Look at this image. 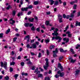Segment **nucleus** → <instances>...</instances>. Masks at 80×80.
<instances>
[{
	"mask_svg": "<svg viewBox=\"0 0 80 80\" xmlns=\"http://www.w3.org/2000/svg\"><path fill=\"white\" fill-rule=\"evenodd\" d=\"M52 40H55V39L56 40H58V43H60L62 41V38L59 36H57L56 37H52Z\"/></svg>",
	"mask_w": 80,
	"mask_h": 80,
	"instance_id": "1",
	"label": "nucleus"
},
{
	"mask_svg": "<svg viewBox=\"0 0 80 80\" xmlns=\"http://www.w3.org/2000/svg\"><path fill=\"white\" fill-rule=\"evenodd\" d=\"M1 67H3L5 69H6L7 68V62H4V63L2 62H1Z\"/></svg>",
	"mask_w": 80,
	"mask_h": 80,
	"instance_id": "2",
	"label": "nucleus"
},
{
	"mask_svg": "<svg viewBox=\"0 0 80 80\" xmlns=\"http://www.w3.org/2000/svg\"><path fill=\"white\" fill-rule=\"evenodd\" d=\"M57 73L58 74H59V76L61 77H64V72H61L60 70H59V71H57Z\"/></svg>",
	"mask_w": 80,
	"mask_h": 80,
	"instance_id": "3",
	"label": "nucleus"
},
{
	"mask_svg": "<svg viewBox=\"0 0 80 80\" xmlns=\"http://www.w3.org/2000/svg\"><path fill=\"white\" fill-rule=\"evenodd\" d=\"M58 17L59 23H62V22H63V21H62V16L59 14L58 15Z\"/></svg>",
	"mask_w": 80,
	"mask_h": 80,
	"instance_id": "4",
	"label": "nucleus"
},
{
	"mask_svg": "<svg viewBox=\"0 0 80 80\" xmlns=\"http://www.w3.org/2000/svg\"><path fill=\"white\" fill-rule=\"evenodd\" d=\"M27 38H28L27 43H28L30 42V36L28 35L27 36H26L24 38V40H27Z\"/></svg>",
	"mask_w": 80,
	"mask_h": 80,
	"instance_id": "5",
	"label": "nucleus"
},
{
	"mask_svg": "<svg viewBox=\"0 0 80 80\" xmlns=\"http://www.w3.org/2000/svg\"><path fill=\"white\" fill-rule=\"evenodd\" d=\"M32 48H33L36 49V48H37V44H32L31 47H30V48L32 49Z\"/></svg>",
	"mask_w": 80,
	"mask_h": 80,
	"instance_id": "6",
	"label": "nucleus"
},
{
	"mask_svg": "<svg viewBox=\"0 0 80 80\" xmlns=\"http://www.w3.org/2000/svg\"><path fill=\"white\" fill-rule=\"evenodd\" d=\"M58 67L60 68V69L61 70V71L62 72L63 71V66H62L61 63H59L58 65Z\"/></svg>",
	"mask_w": 80,
	"mask_h": 80,
	"instance_id": "7",
	"label": "nucleus"
},
{
	"mask_svg": "<svg viewBox=\"0 0 80 80\" xmlns=\"http://www.w3.org/2000/svg\"><path fill=\"white\" fill-rule=\"evenodd\" d=\"M66 34H68V37L69 38H71L72 37V34H71V32H70L69 31H68L66 32Z\"/></svg>",
	"mask_w": 80,
	"mask_h": 80,
	"instance_id": "8",
	"label": "nucleus"
},
{
	"mask_svg": "<svg viewBox=\"0 0 80 80\" xmlns=\"http://www.w3.org/2000/svg\"><path fill=\"white\" fill-rule=\"evenodd\" d=\"M21 11L22 12H27L28 11V9L27 8V7L26 8H22L21 9Z\"/></svg>",
	"mask_w": 80,
	"mask_h": 80,
	"instance_id": "9",
	"label": "nucleus"
},
{
	"mask_svg": "<svg viewBox=\"0 0 80 80\" xmlns=\"http://www.w3.org/2000/svg\"><path fill=\"white\" fill-rule=\"evenodd\" d=\"M58 48H55V51H53L52 52L53 53H58Z\"/></svg>",
	"mask_w": 80,
	"mask_h": 80,
	"instance_id": "10",
	"label": "nucleus"
},
{
	"mask_svg": "<svg viewBox=\"0 0 80 80\" xmlns=\"http://www.w3.org/2000/svg\"><path fill=\"white\" fill-rule=\"evenodd\" d=\"M63 41L64 42L66 41V43H68L69 42V38H63Z\"/></svg>",
	"mask_w": 80,
	"mask_h": 80,
	"instance_id": "11",
	"label": "nucleus"
},
{
	"mask_svg": "<svg viewBox=\"0 0 80 80\" xmlns=\"http://www.w3.org/2000/svg\"><path fill=\"white\" fill-rule=\"evenodd\" d=\"M55 48V45H52L49 46V48L50 50H52Z\"/></svg>",
	"mask_w": 80,
	"mask_h": 80,
	"instance_id": "12",
	"label": "nucleus"
},
{
	"mask_svg": "<svg viewBox=\"0 0 80 80\" xmlns=\"http://www.w3.org/2000/svg\"><path fill=\"white\" fill-rule=\"evenodd\" d=\"M75 26L76 27H77V26H80V22H78V21H77L76 22Z\"/></svg>",
	"mask_w": 80,
	"mask_h": 80,
	"instance_id": "13",
	"label": "nucleus"
},
{
	"mask_svg": "<svg viewBox=\"0 0 80 80\" xmlns=\"http://www.w3.org/2000/svg\"><path fill=\"white\" fill-rule=\"evenodd\" d=\"M49 1L51 2V5H53V4L55 3V1L53 0H49Z\"/></svg>",
	"mask_w": 80,
	"mask_h": 80,
	"instance_id": "14",
	"label": "nucleus"
},
{
	"mask_svg": "<svg viewBox=\"0 0 80 80\" xmlns=\"http://www.w3.org/2000/svg\"><path fill=\"white\" fill-rule=\"evenodd\" d=\"M76 72V73L75 74V75H77L79 74V73H80V70H77L75 72Z\"/></svg>",
	"mask_w": 80,
	"mask_h": 80,
	"instance_id": "15",
	"label": "nucleus"
},
{
	"mask_svg": "<svg viewBox=\"0 0 80 80\" xmlns=\"http://www.w3.org/2000/svg\"><path fill=\"white\" fill-rule=\"evenodd\" d=\"M22 76H23V75H24V76H28V73H25L24 72H22Z\"/></svg>",
	"mask_w": 80,
	"mask_h": 80,
	"instance_id": "16",
	"label": "nucleus"
},
{
	"mask_svg": "<svg viewBox=\"0 0 80 80\" xmlns=\"http://www.w3.org/2000/svg\"><path fill=\"white\" fill-rule=\"evenodd\" d=\"M45 24L47 26L49 25H50V21H46Z\"/></svg>",
	"mask_w": 80,
	"mask_h": 80,
	"instance_id": "17",
	"label": "nucleus"
},
{
	"mask_svg": "<svg viewBox=\"0 0 80 80\" xmlns=\"http://www.w3.org/2000/svg\"><path fill=\"white\" fill-rule=\"evenodd\" d=\"M58 3H59L58 1H56L55 2L54 5H55V6H57V5H58Z\"/></svg>",
	"mask_w": 80,
	"mask_h": 80,
	"instance_id": "18",
	"label": "nucleus"
},
{
	"mask_svg": "<svg viewBox=\"0 0 80 80\" xmlns=\"http://www.w3.org/2000/svg\"><path fill=\"white\" fill-rule=\"evenodd\" d=\"M28 20L29 22H33V20H34V18H32V19L31 18H29L28 19Z\"/></svg>",
	"mask_w": 80,
	"mask_h": 80,
	"instance_id": "19",
	"label": "nucleus"
},
{
	"mask_svg": "<svg viewBox=\"0 0 80 80\" xmlns=\"http://www.w3.org/2000/svg\"><path fill=\"white\" fill-rule=\"evenodd\" d=\"M28 9H31L33 8V6L32 5H29L28 7H27Z\"/></svg>",
	"mask_w": 80,
	"mask_h": 80,
	"instance_id": "20",
	"label": "nucleus"
},
{
	"mask_svg": "<svg viewBox=\"0 0 80 80\" xmlns=\"http://www.w3.org/2000/svg\"><path fill=\"white\" fill-rule=\"evenodd\" d=\"M77 5L74 4L73 7V9H74V10H76V9H77Z\"/></svg>",
	"mask_w": 80,
	"mask_h": 80,
	"instance_id": "21",
	"label": "nucleus"
},
{
	"mask_svg": "<svg viewBox=\"0 0 80 80\" xmlns=\"http://www.w3.org/2000/svg\"><path fill=\"white\" fill-rule=\"evenodd\" d=\"M76 61V60H73V58H72L71 59V63H75V62Z\"/></svg>",
	"mask_w": 80,
	"mask_h": 80,
	"instance_id": "22",
	"label": "nucleus"
},
{
	"mask_svg": "<svg viewBox=\"0 0 80 80\" xmlns=\"http://www.w3.org/2000/svg\"><path fill=\"white\" fill-rule=\"evenodd\" d=\"M63 58V57L62 55L60 56L59 58V61H61V60H62Z\"/></svg>",
	"mask_w": 80,
	"mask_h": 80,
	"instance_id": "23",
	"label": "nucleus"
},
{
	"mask_svg": "<svg viewBox=\"0 0 80 80\" xmlns=\"http://www.w3.org/2000/svg\"><path fill=\"white\" fill-rule=\"evenodd\" d=\"M29 24L30 23H25V26L26 27H28V26H29Z\"/></svg>",
	"mask_w": 80,
	"mask_h": 80,
	"instance_id": "24",
	"label": "nucleus"
},
{
	"mask_svg": "<svg viewBox=\"0 0 80 80\" xmlns=\"http://www.w3.org/2000/svg\"><path fill=\"white\" fill-rule=\"evenodd\" d=\"M15 15H16V11L14 10L12 12V15L13 16H15Z\"/></svg>",
	"mask_w": 80,
	"mask_h": 80,
	"instance_id": "25",
	"label": "nucleus"
},
{
	"mask_svg": "<svg viewBox=\"0 0 80 80\" xmlns=\"http://www.w3.org/2000/svg\"><path fill=\"white\" fill-rule=\"evenodd\" d=\"M18 77V74H16L14 76V77L15 78V80L17 79V77Z\"/></svg>",
	"mask_w": 80,
	"mask_h": 80,
	"instance_id": "26",
	"label": "nucleus"
},
{
	"mask_svg": "<svg viewBox=\"0 0 80 80\" xmlns=\"http://www.w3.org/2000/svg\"><path fill=\"white\" fill-rule=\"evenodd\" d=\"M9 70L10 72H13V68L10 67L9 68Z\"/></svg>",
	"mask_w": 80,
	"mask_h": 80,
	"instance_id": "27",
	"label": "nucleus"
},
{
	"mask_svg": "<svg viewBox=\"0 0 80 80\" xmlns=\"http://www.w3.org/2000/svg\"><path fill=\"white\" fill-rule=\"evenodd\" d=\"M70 51L71 52H72V53L73 54H75V52H74V51L73 50V49L72 48H71L70 49Z\"/></svg>",
	"mask_w": 80,
	"mask_h": 80,
	"instance_id": "28",
	"label": "nucleus"
},
{
	"mask_svg": "<svg viewBox=\"0 0 80 80\" xmlns=\"http://www.w3.org/2000/svg\"><path fill=\"white\" fill-rule=\"evenodd\" d=\"M39 2L38 1H36L34 2V4L35 5H38V4Z\"/></svg>",
	"mask_w": 80,
	"mask_h": 80,
	"instance_id": "29",
	"label": "nucleus"
},
{
	"mask_svg": "<svg viewBox=\"0 0 80 80\" xmlns=\"http://www.w3.org/2000/svg\"><path fill=\"white\" fill-rule=\"evenodd\" d=\"M31 30H32V31H35L36 29L35 28V27L32 26V27L31 28Z\"/></svg>",
	"mask_w": 80,
	"mask_h": 80,
	"instance_id": "30",
	"label": "nucleus"
},
{
	"mask_svg": "<svg viewBox=\"0 0 80 80\" xmlns=\"http://www.w3.org/2000/svg\"><path fill=\"white\" fill-rule=\"evenodd\" d=\"M48 66H43V68L44 69H45V70H47V68H48Z\"/></svg>",
	"mask_w": 80,
	"mask_h": 80,
	"instance_id": "31",
	"label": "nucleus"
},
{
	"mask_svg": "<svg viewBox=\"0 0 80 80\" xmlns=\"http://www.w3.org/2000/svg\"><path fill=\"white\" fill-rule=\"evenodd\" d=\"M12 22H10V24H11V25H14V23H15V20H13L12 21Z\"/></svg>",
	"mask_w": 80,
	"mask_h": 80,
	"instance_id": "32",
	"label": "nucleus"
},
{
	"mask_svg": "<svg viewBox=\"0 0 80 80\" xmlns=\"http://www.w3.org/2000/svg\"><path fill=\"white\" fill-rule=\"evenodd\" d=\"M46 43L47 44L48 43H49L50 42V40L49 39H46L45 41Z\"/></svg>",
	"mask_w": 80,
	"mask_h": 80,
	"instance_id": "33",
	"label": "nucleus"
},
{
	"mask_svg": "<svg viewBox=\"0 0 80 80\" xmlns=\"http://www.w3.org/2000/svg\"><path fill=\"white\" fill-rule=\"evenodd\" d=\"M10 32V29H8L7 30V31H6V34H8V33H9V32Z\"/></svg>",
	"mask_w": 80,
	"mask_h": 80,
	"instance_id": "34",
	"label": "nucleus"
},
{
	"mask_svg": "<svg viewBox=\"0 0 80 80\" xmlns=\"http://www.w3.org/2000/svg\"><path fill=\"white\" fill-rule=\"evenodd\" d=\"M32 62H31V61H29L27 63V65H32Z\"/></svg>",
	"mask_w": 80,
	"mask_h": 80,
	"instance_id": "35",
	"label": "nucleus"
},
{
	"mask_svg": "<svg viewBox=\"0 0 80 80\" xmlns=\"http://www.w3.org/2000/svg\"><path fill=\"white\" fill-rule=\"evenodd\" d=\"M15 62H12L10 63V65H15Z\"/></svg>",
	"mask_w": 80,
	"mask_h": 80,
	"instance_id": "36",
	"label": "nucleus"
},
{
	"mask_svg": "<svg viewBox=\"0 0 80 80\" xmlns=\"http://www.w3.org/2000/svg\"><path fill=\"white\" fill-rule=\"evenodd\" d=\"M79 47H80V44H77V46L76 47V49H78Z\"/></svg>",
	"mask_w": 80,
	"mask_h": 80,
	"instance_id": "37",
	"label": "nucleus"
},
{
	"mask_svg": "<svg viewBox=\"0 0 80 80\" xmlns=\"http://www.w3.org/2000/svg\"><path fill=\"white\" fill-rule=\"evenodd\" d=\"M75 3V2L72 1L70 2V4L71 5H73Z\"/></svg>",
	"mask_w": 80,
	"mask_h": 80,
	"instance_id": "38",
	"label": "nucleus"
},
{
	"mask_svg": "<svg viewBox=\"0 0 80 80\" xmlns=\"http://www.w3.org/2000/svg\"><path fill=\"white\" fill-rule=\"evenodd\" d=\"M66 19H68L69 18H70V15H67L66 16Z\"/></svg>",
	"mask_w": 80,
	"mask_h": 80,
	"instance_id": "39",
	"label": "nucleus"
},
{
	"mask_svg": "<svg viewBox=\"0 0 80 80\" xmlns=\"http://www.w3.org/2000/svg\"><path fill=\"white\" fill-rule=\"evenodd\" d=\"M17 37H15L13 39V42H16V40H17Z\"/></svg>",
	"mask_w": 80,
	"mask_h": 80,
	"instance_id": "40",
	"label": "nucleus"
},
{
	"mask_svg": "<svg viewBox=\"0 0 80 80\" xmlns=\"http://www.w3.org/2000/svg\"><path fill=\"white\" fill-rule=\"evenodd\" d=\"M41 28H43V29L45 30V28H46L45 27V25H42V26H41Z\"/></svg>",
	"mask_w": 80,
	"mask_h": 80,
	"instance_id": "41",
	"label": "nucleus"
},
{
	"mask_svg": "<svg viewBox=\"0 0 80 80\" xmlns=\"http://www.w3.org/2000/svg\"><path fill=\"white\" fill-rule=\"evenodd\" d=\"M3 37V33H0V38H2Z\"/></svg>",
	"mask_w": 80,
	"mask_h": 80,
	"instance_id": "42",
	"label": "nucleus"
},
{
	"mask_svg": "<svg viewBox=\"0 0 80 80\" xmlns=\"http://www.w3.org/2000/svg\"><path fill=\"white\" fill-rule=\"evenodd\" d=\"M53 57L54 58H56V57H57V55L56 54H57V53H55V54H54V53H53Z\"/></svg>",
	"mask_w": 80,
	"mask_h": 80,
	"instance_id": "43",
	"label": "nucleus"
},
{
	"mask_svg": "<svg viewBox=\"0 0 80 80\" xmlns=\"http://www.w3.org/2000/svg\"><path fill=\"white\" fill-rule=\"evenodd\" d=\"M46 53L48 55H49V54H50V52H49V51L48 50H47Z\"/></svg>",
	"mask_w": 80,
	"mask_h": 80,
	"instance_id": "44",
	"label": "nucleus"
},
{
	"mask_svg": "<svg viewBox=\"0 0 80 80\" xmlns=\"http://www.w3.org/2000/svg\"><path fill=\"white\" fill-rule=\"evenodd\" d=\"M74 17V14H73V13H72L71 14V16H70V18L71 17H72L73 18V17Z\"/></svg>",
	"mask_w": 80,
	"mask_h": 80,
	"instance_id": "45",
	"label": "nucleus"
},
{
	"mask_svg": "<svg viewBox=\"0 0 80 80\" xmlns=\"http://www.w3.org/2000/svg\"><path fill=\"white\" fill-rule=\"evenodd\" d=\"M21 66L23 67V66H24V65H25V63L23 62H22L21 63Z\"/></svg>",
	"mask_w": 80,
	"mask_h": 80,
	"instance_id": "46",
	"label": "nucleus"
},
{
	"mask_svg": "<svg viewBox=\"0 0 80 80\" xmlns=\"http://www.w3.org/2000/svg\"><path fill=\"white\" fill-rule=\"evenodd\" d=\"M43 75H42V74H39L38 76V77H42V76Z\"/></svg>",
	"mask_w": 80,
	"mask_h": 80,
	"instance_id": "47",
	"label": "nucleus"
},
{
	"mask_svg": "<svg viewBox=\"0 0 80 80\" xmlns=\"http://www.w3.org/2000/svg\"><path fill=\"white\" fill-rule=\"evenodd\" d=\"M60 52H63V48H61L60 49Z\"/></svg>",
	"mask_w": 80,
	"mask_h": 80,
	"instance_id": "48",
	"label": "nucleus"
},
{
	"mask_svg": "<svg viewBox=\"0 0 80 80\" xmlns=\"http://www.w3.org/2000/svg\"><path fill=\"white\" fill-rule=\"evenodd\" d=\"M23 0H20V4L21 5H22V4H23Z\"/></svg>",
	"mask_w": 80,
	"mask_h": 80,
	"instance_id": "49",
	"label": "nucleus"
},
{
	"mask_svg": "<svg viewBox=\"0 0 80 80\" xmlns=\"http://www.w3.org/2000/svg\"><path fill=\"white\" fill-rule=\"evenodd\" d=\"M41 55H42V53H41L40 52H39L38 57V58H40V57H41Z\"/></svg>",
	"mask_w": 80,
	"mask_h": 80,
	"instance_id": "50",
	"label": "nucleus"
},
{
	"mask_svg": "<svg viewBox=\"0 0 80 80\" xmlns=\"http://www.w3.org/2000/svg\"><path fill=\"white\" fill-rule=\"evenodd\" d=\"M55 78H59V77H60V76L58 75H57V74H56V75H55Z\"/></svg>",
	"mask_w": 80,
	"mask_h": 80,
	"instance_id": "51",
	"label": "nucleus"
},
{
	"mask_svg": "<svg viewBox=\"0 0 80 80\" xmlns=\"http://www.w3.org/2000/svg\"><path fill=\"white\" fill-rule=\"evenodd\" d=\"M77 16L79 17H80V11H79L77 13Z\"/></svg>",
	"mask_w": 80,
	"mask_h": 80,
	"instance_id": "52",
	"label": "nucleus"
},
{
	"mask_svg": "<svg viewBox=\"0 0 80 80\" xmlns=\"http://www.w3.org/2000/svg\"><path fill=\"white\" fill-rule=\"evenodd\" d=\"M46 14L48 15H50V12L49 11L48 12H46Z\"/></svg>",
	"mask_w": 80,
	"mask_h": 80,
	"instance_id": "53",
	"label": "nucleus"
},
{
	"mask_svg": "<svg viewBox=\"0 0 80 80\" xmlns=\"http://www.w3.org/2000/svg\"><path fill=\"white\" fill-rule=\"evenodd\" d=\"M17 60H20L21 59V56H18L17 58Z\"/></svg>",
	"mask_w": 80,
	"mask_h": 80,
	"instance_id": "54",
	"label": "nucleus"
},
{
	"mask_svg": "<svg viewBox=\"0 0 80 80\" xmlns=\"http://www.w3.org/2000/svg\"><path fill=\"white\" fill-rule=\"evenodd\" d=\"M38 68H37L34 71V72L35 73H36V72H38Z\"/></svg>",
	"mask_w": 80,
	"mask_h": 80,
	"instance_id": "55",
	"label": "nucleus"
},
{
	"mask_svg": "<svg viewBox=\"0 0 80 80\" xmlns=\"http://www.w3.org/2000/svg\"><path fill=\"white\" fill-rule=\"evenodd\" d=\"M31 55H32V56H33L34 55H35V54L34 53H33V52H31Z\"/></svg>",
	"mask_w": 80,
	"mask_h": 80,
	"instance_id": "56",
	"label": "nucleus"
},
{
	"mask_svg": "<svg viewBox=\"0 0 80 80\" xmlns=\"http://www.w3.org/2000/svg\"><path fill=\"white\" fill-rule=\"evenodd\" d=\"M49 63L48 62H46V66H48V67L49 66Z\"/></svg>",
	"mask_w": 80,
	"mask_h": 80,
	"instance_id": "57",
	"label": "nucleus"
},
{
	"mask_svg": "<svg viewBox=\"0 0 80 80\" xmlns=\"http://www.w3.org/2000/svg\"><path fill=\"white\" fill-rule=\"evenodd\" d=\"M36 30L37 32H40V28H36Z\"/></svg>",
	"mask_w": 80,
	"mask_h": 80,
	"instance_id": "58",
	"label": "nucleus"
},
{
	"mask_svg": "<svg viewBox=\"0 0 80 80\" xmlns=\"http://www.w3.org/2000/svg\"><path fill=\"white\" fill-rule=\"evenodd\" d=\"M55 33V36H57V35H58V33L57 32H54Z\"/></svg>",
	"mask_w": 80,
	"mask_h": 80,
	"instance_id": "59",
	"label": "nucleus"
},
{
	"mask_svg": "<svg viewBox=\"0 0 80 80\" xmlns=\"http://www.w3.org/2000/svg\"><path fill=\"white\" fill-rule=\"evenodd\" d=\"M33 25V24H32V23H30L29 24V26L30 27H32Z\"/></svg>",
	"mask_w": 80,
	"mask_h": 80,
	"instance_id": "60",
	"label": "nucleus"
},
{
	"mask_svg": "<svg viewBox=\"0 0 80 80\" xmlns=\"http://www.w3.org/2000/svg\"><path fill=\"white\" fill-rule=\"evenodd\" d=\"M31 13H32V12H31V11H29L28 12L27 15H30V14H31Z\"/></svg>",
	"mask_w": 80,
	"mask_h": 80,
	"instance_id": "61",
	"label": "nucleus"
},
{
	"mask_svg": "<svg viewBox=\"0 0 80 80\" xmlns=\"http://www.w3.org/2000/svg\"><path fill=\"white\" fill-rule=\"evenodd\" d=\"M10 5H9L6 8L7 10H9L10 9Z\"/></svg>",
	"mask_w": 80,
	"mask_h": 80,
	"instance_id": "62",
	"label": "nucleus"
},
{
	"mask_svg": "<svg viewBox=\"0 0 80 80\" xmlns=\"http://www.w3.org/2000/svg\"><path fill=\"white\" fill-rule=\"evenodd\" d=\"M32 70H35V66H33L32 67Z\"/></svg>",
	"mask_w": 80,
	"mask_h": 80,
	"instance_id": "63",
	"label": "nucleus"
},
{
	"mask_svg": "<svg viewBox=\"0 0 80 80\" xmlns=\"http://www.w3.org/2000/svg\"><path fill=\"white\" fill-rule=\"evenodd\" d=\"M30 44H28L27 45V48H30Z\"/></svg>",
	"mask_w": 80,
	"mask_h": 80,
	"instance_id": "64",
	"label": "nucleus"
}]
</instances>
